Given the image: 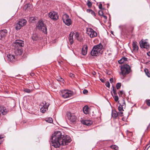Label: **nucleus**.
<instances>
[{
  "mask_svg": "<svg viewBox=\"0 0 150 150\" xmlns=\"http://www.w3.org/2000/svg\"><path fill=\"white\" fill-rule=\"evenodd\" d=\"M45 120L46 122L50 123H52L53 122L52 118L51 117L47 118Z\"/></svg>",
  "mask_w": 150,
  "mask_h": 150,
  "instance_id": "obj_29",
  "label": "nucleus"
},
{
  "mask_svg": "<svg viewBox=\"0 0 150 150\" xmlns=\"http://www.w3.org/2000/svg\"><path fill=\"white\" fill-rule=\"evenodd\" d=\"M51 140V144L56 148L59 147L61 145H67L71 140L70 137L67 135H62L60 131L54 132L52 134Z\"/></svg>",
  "mask_w": 150,
  "mask_h": 150,
  "instance_id": "obj_1",
  "label": "nucleus"
},
{
  "mask_svg": "<svg viewBox=\"0 0 150 150\" xmlns=\"http://www.w3.org/2000/svg\"><path fill=\"white\" fill-rule=\"evenodd\" d=\"M70 76L71 77H74V75L72 74H70Z\"/></svg>",
  "mask_w": 150,
  "mask_h": 150,
  "instance_id": "obj_51",
  "label": "nucleus"
},
{
  "mask_svg": "<svg viewBox=\"0 0 150 150\" xmlns=\"http://www.w3.org/2000/svg\"><path fill=\"white\" fill-rule=\"evenodd\" d=\"M112 116L114 118H116L118 115H119V112H117L115 111L112 113Z\"/></svg>",
  "mask_w": 150,
  "mask_h": 150,
  "instance_id": "obj_25",
  "label": "nucleus"
},
{
  "mask_svg": "<svg viewBox=\"0 0 150 150\" xmlns=\"http://www.w3.org/2000/svg\"><path fill=\"white\" fill-rule=\"evenodd\" d=\"M103 17H104V18L105 19H107V17L106 16H103Z\"/></svg>",
  "mask_w": 150,
  "mask_h": 150,
  "instance_id": "obj_54",
  "label": "nucleus"
},
{
  "mask_svg": "<svg viewBox=\"0 0 150 150\" xmlns=\"http://www.w3.org/2000/svg\"><path fill=\"white\" fill-rule=\"evenodd\" d=\"M32 39L33 40H37V39L38 38V37L37 35H33L32 37Z\"/></svg>",
  "mask_w": 150,
  "mask_h": 150,
  "instance_id": "obj_34",
  "label": "nucleus"
},
{
  "mask_svg": "<svg viewBox=\"0 0 150 150\" xmlns=\"http://www.w3.org/2000/svg\"><path fill=\"white\" fill-rule=\"evenodd\" d=\"M144 71L146 74V75H147V76L149 77H150V74L149 72V70L147 69H144Z\"/></svg>",
  "mask_w": 150,
  "mask_h": 150,
  "instance_id": "obj_28",
  "label": "nucleus"
},
{
  "mask_svg": "<svg viewBox=\"0 0 150 150\" xmlns=\"http://www.w3.org/2000/svg\"><path fill=\"white\" fill-rule=\"evenodd\" d=\"M90 13H91L92 15H94V16H95L94 12L92 10H91Z\"/></svg>",
  "mask_w": 150,
  "mask_h": 150,
  "instance_id": "obj_46",
  "label": "nucleus"
},
{
  "mask_svg": "<svg viewBox=\"0 0 150 150\" xmlns=\"http://www.w3.org/2000/svg\"><path fill=\"white\" fill-rule=\"evenodd\" d=\"M49 17L52 19L56 21L58 18V15L57 13L54 11L50 12L49 14Z\"/></svg>",
  "mask_w": 150,
  "mask_h": 150,
  "instance_id": "obj_10",
  "label": "nucleus"
},
{
  "mask_svg": "<svg viewBox=\"0 0 150 150\" xmlns=\"http://www.w3.org/2000/svg\"><path fill=\"white\" fill-rule=\"evenodd\" d=\"M62 96L64 98H67L72 96L73 94L72 91L68 90H63L61 91Z\"/></svg>",
  "mask_w": 150,
  "mask_h": 150,
  "instance_id": "obj_4",
  "label": "nucleus"
},
{
  "mask_svg": "<svg viewBox=\"0 0 150 150\" xmlns=\"http://www.w3.org/2000/svg\"><path fill=\"white\" fill-rule=\"evenodd\" d=\"M24 46L23 41L19 40H17L13 44L14 47L19 48Z\"/></svg>",
  "mask_w": 150,
  "mask_h": 150,
  "instance_id": "obj_8",
  "label": "nucleus"
},
{
  "mask_svg": "<svg viewBox=\"0 0 150 150\" xmlns=\"http://www.w3.org/2000/svg\"><path fill=\"white\" fill-rule=\"evenodd\" d=\"M91 10L90 9H87V11L88 13H90L91 12Z\"/></svg>",
  "mask_w": 150,
  "mask_h": 150,
  "instance_id": "obj_50",
  "label": "nucleus"
},
{
  "mask_svg": "<svg viewBox=\"0 0 150 150\" xmlns=\"http://www.w3.org/2000/svg\"><path fill=\"white\" fill-rule=\"evenodd\" d=\"M110 147L111 149H114L115 150H118V147L116 145H113L111 146Z\"/></svg>",
  "mask_w": 150,
  "mask_h": 150,
  "instance_id": "obj_30",
  "label": "nucleus"
},
{
  "mask_svg": "<svg viewBox=\"0 0 150 150\" xmlns=\"http://www.w3.org/2000/svg\"><path fill=\"white\" fill-rule=\"evenodd\" d=\"M74 34L75 38L77 40L79 41H81V39L79 37V33L78 32H76L75 33H74Z\"/></svg>",
  "mask_w": 150,
  "mask_h": 150,
  "instance_id": "obj_24",
  "label": "nucleus"
},
{
  "mask_svg": "<svg viewBox=\"0 0 150 150\" xmlns=\"http://www.w3.org/2000/svg\"><path fill=\"white\" fill-rule=\"evenodd\" d=\"M123 59V60H124V61H126L127 60V58L126 57H122Z\"/></svg>",
  "mask_w": 150,
  "mask_h": 150,
  "instance_id": "obj_49",
  "label": "nucleus"
},
{
  "mask_svg": "<svg viewBox=\"0 0 150 150\" xmlns=\"http://www.w3.org/2000/svg\"><path fill=\"white\" fill-rule=\"evenodd\" d=\"M147 105L149 106H150V100H148L146 102Z\"/></svg>",
  "mask_w": 150,
  "mask_h": 150,
  "instance_id": "obj_44",
  "label": "nucleus"
},
{
  "mask_svg": "<svg viewBox=\"0 0 150 150\" xmlns=\"http://www.w3.org/2000/svg\"><path fill=\"white\" fill-rule=\"evenodd\" d=\"M121 86V83H117L116 87L117 89H119Z\"/></svg>",
  "mask_w": 150,
  "mask_h": 150,
  "instance_id": "obj_35",
  "label": "nucleus"
},
{
  "mask_svg": "<svg viewBox=\"0 0 150 150\" xmlns=\"http://www.w3.org/2000/svg\"><path fill=\"white\" fill-rule=\"evenodd\" d=\"M123 58H122L120 60H119L118 61V63L120 64H121L122 63H123L124 62V60H123Z\"/></svg>",
  "mask_w": 150,
  "mask_h": 150,
  "instance_id": "obj_36",
  "label": "nucleus"
},
{
  "mask_svg": "<svg viewBox=\"0 0 150 150\" xmlns=\"http://www.w3.org/2000/svg\"><path fill=\"white\" fill-rule=\"evenodd\" d=\"M98 14L100 16H102L103 15V12L102 11H98Z\"/></svg>",
  "mask_w": 150,
  "mask_h": 150,
  "instance_id": "obj_39",
  "label": "nucleus"
},
{
  "mask_svg": "<svg viewBox=\"0 0 150 150\" xmlns=\"http://www.w3.org/2000/svg\"><path fill=\"white\" fill-rule=\"evenodd\" d=\"M83 93L86 94L88 93V91L86 89H84L83 91Z\"/></svg>",
  "mask_w": 150,
  "mask_h": 150,
  "instance_id": "obj_41",
  "label": "nucleus"
},
{
  "mask_svg": "<svg viewBox=\"0 0 150 150\" xmlns=\"http://www.w3.org/2000/svg\"><path fill=\"white\" fill-rule=\"evenodd\" d=\"M23 27L20 23L18 22V23L16 24V26L15 27V28L17 30H20Z\"/></svg>",
  "mask_w": 150,
  "mask_h": 150,
  "instance_id": "obj_26",
  "label": "nucleus"
},
{
  "mask_svg": "<svg viewBox=\"0 0 150 150\" xmlns=\"http://www.w3.org/2000/svg\"><path fill=\"white\" fill-rule=\"evenodd\" d=\"M102 7V5L101 3H100L99 5V8L100 9H101Z\"/></svg>",
  "mask_w": 150,
  "mask_h": 150,
  "instance_id": "obj_45",
  "label": "nucleus"
},
{
  "mask_svg": "<svg viewBox=\"0 0 150 150\" xmlns=\"http://www.w3.org/2000/svg\"><path fill=\"white\" fill-rule=\"evenodd\" d=\"M125 103L124 102L123 103L122 105H121L120 104V105L118 107V110L119 111V115L120 116H123V111H124L123 109V106H125Z\"/></svg>",
  "mask_w": 150,
  "mask_h": 150,
  "instance_id": "obj_14",
  "label": "nucleus"
},
{
  "mask_svg": "<svg viewBox=\"0 0 150 150\" xmlns=\"http://www.w3.org/2000/svg\"><path fill=\"white\" fill-rule=\"evenodd\" d=\"M18 22L23 27L26 24L27 21L25 19H22L20 20Z\"/></svg>",
  "mask_w": 150,
  "mask_h": 150,
  "instance_id": "obj_23",
  "label": "nucleus"
},
{
  "mask_svg": "<svg viewBox=\"0 0 150 150\" xmlns=\"http://www.w3.org/2000/svg\"><path fill=\"white\" fill-rule=\"evenodd\" d=\"M14 52L17 55H21L22 53V50L19 48L14 47Z\"/></svg>",
  "mask_w": 150,
  "mask_h": 150,
  "instance_id": "obj_15",
  "label": "nucleus"
},
{
  "mask_svg": "<svg viewBox=\"0 0 150 150\" xmlns=\"http://www.w3.org/2000/svg\"><path fill=\"white\" fill-rule=\"evenodd\" d=\"M82 123L88 126L91 125L92 124V122L90 120H84L82 121Z\"/></svg>",
  "mask_w": 150,
  "mask_h": 150,
  "instance_id": "obj_19",
  "label": "nucleus"
},
{
  "mask_svg": "<svg viewBox=\"0 0 150 150\" xmlns=\"http://www.w3.org/2000/svg\"><path fill=\"white\" fill-rule=\"evenodd\" d=\"M49 105L50 104L48 103H47L45 101L42 102L41 104V106H42V107L40 108L41 112L43 113L45 112Z\"/></svg>",
  "mask_w": 150,
  "mask_h": 150,
  "instance_id": "obj_9",
  "label": "nucleus"
},
{
  "mask_svg": "<svg viewBox=\"0 0 150 150\" xmlns=\"http://www.w3.org/2000/svg\"><path fill=\"white\" fill-rule=\"evenodd\" d=\"M74 33L73 32H71L69 35V40L71 45H72L73 43V36Z\"/></svg>",
  "mask_w": 150,
  "mask_h": 150,
  "instance_id": "obj_20",
  "label": "nucleus"
},
{
  "mask_svg": "<svg viewBox=\"0 0 150 150\" xmlns=\"http://www.w3.org/2000/svg\"><path fill=\"white\" fill-rule=\"evenodd\" d=\"M147 54L148 56H150V52H149L147 53Z\"/></svg>",
  "mask_w": 150,
  "mask_h": 150,
  "instance_id": "obj_53",
  "label": "nucleus"
},
{
  "mask_svg": "<svg viewBox=\"0 0 150 150\" xmlns=\"http://www.w3.org/2000/svg\"><path fill=\"white\" fill-rule=\"evenodd\" d=\"M112 91L113 92V93L115 94L116 93V90H115L114 88H113V89L112 90Z\"/></svg>",
  "mask_w": 150,
  "mask_h": 150,
  "instance_id": "obj_52",
  "label": "nucleus"
},
{
  "mask_svg": "<svg viewBox=\"0 0 150 150\" xmlns=\"http://www.w3.org/2000/svg\"><path fill=\"white\" fill-rule=\"evenodd\" d=\"M57 81H62L63 80V79H62V78L60 77V76L57 77Z\"/></svg>",
  "mask_w": 150,
  "mask_h": 150,
  "instance_id": "obj_37",
  "label": "nucleus"
},
{
  "mask_svg": "<svg viewBox=\"0 0 150 150\" xmlns=\"http://www.w3.org/2000/svg\"><path fill=\"white\" fill-rule=\"evenodd\" d=\"M35 20V17H32L30 18L29 20V21L31 22H33Z\"/></svg>",
  "mask_w": 150,
  "mask_h": 150,
  "instance_id": "obj_32",
  "label": "nucleus"
},
{
  "mask_svg": "<svg viewBox=\"0 0 150 150\" xmlns=\"http://www.w3.org/2000/svg\"><path fill=\"white\" fill-rule=\"evenodd\" d=\"M62 20L65 24L67 26H70L72 23V21L67 14H65L63 16Z\"/></svg>",
  "mask_w": 150,
  "mask_h": 150,
  "instance_id": "obj_5",
  "label": "nucleus"
},
{
  "mask_svg": "<svg viewBox=\"0 0 150 150\" xmlns=\"http://www.w3.org/2000/svg\"><path fill=\"white\" fill-rule=\"evenodd\" d=\"M37 28L40 30L42 31L44 33L47 34V29L45 25L41 21H39L37 24Z\"/></svg>",
  "mask_w": 150,
  "mask_h": 150,
  "instance_id": "obj_6",
  "label": "nucleus"
},
{
  "mask_svg": "<svg viewBox=\"0 0 150 150\" xmlns=\"http://www.w3.org/2000/svg\"><path fill=\"white\" fill-rule=\"evenodd\" d=\"M137 42L135 41H133L132 42V46L133 49V50L135 52L138 51L139 47L137 44Z\"/></svg>",
  "mask_w": 150,
  "mask_h": 150,
  "instance_id": "obj_22",
  "label": "nucleus"
},
{
  "mask_svg": "<svg viewBox=\"0 0 150 150\" xmlns=\"http://www.w3.org/2000/svg\"><path fill=\"white\" fill-rule=\"evenodd\" d=\"M7 57L8 61L11 62H15V56L13 54H9L7 55Z\"/></svg>",
  "mask_w": 150,
  "mask_h": 150,
  "instance_id": "obj_16",
  "label": "nucleus"
},
{
  "mask_svg": "<svg viewBox=\"0 0 150 150\" xmlns=\"http://www.w3.org/2000/svg\"><path fill=\"white\" fill-rule=\"evenodd\" d=\"M100 80L102 82H104L105 81V79H102L101 78L100 79Z\"/></svg>",
  "mask_w": 150,
  "mask_h": 150,
  "instance_id": "obj_47",
  "label": "nucleus"
},
{
  "mask_svg": "<svg viewBox=\"0 0 150 150\" xmlns=\"http://www.w3.org/2000/svg\"><path fill=\"white\" fill-rule=\"evenodd\" d=\"M88 107L85 106L83 108V111L84 113L86 114L88 113Z\"/></svg>",
  "mask_w": 150,
  "mask_h": 150,
  "instance_id": "obj_27",
  "label": "nucleus"
},
{
  "mask_svg": "<svg viewBox=\"0 0 150 150\" xmlns=\"http://www.w3.org/2000/svg\"><path fill=\"white\" fill-rule=\"evenodd\" d=\"M7 31L6 29L2 30L0 31V40L4 39L7 35Z\"/></svg>",
  "mask_w": 150,
  "mask_h": 150,
  "instance_id": "obj_13",
  "label": "nucleus"
},
{
  "mask_svg": "<svg viewBox=\"0 0 150 150\" xmlns=\"http://www.w3.org/2000/svg\"><path fill=\"white\" fill-rule=\"evenodd\" d=\"M32 8V5L30 3L25 4L23 7L24 9H25L26 11L27 10L29 11H31Z\"/></svg>",
  "mask_w": 150,
  "mask_h": 150,
  "instance_id": "obj_17",
  "label": "nucleus"
},
{
  "mask_svg": "<svg viewBox=\"0 0 150 150\" xmlns=\"http://www.w3.org/2000/svg\"><path fill=\"white\" fill-rule=\"evenodd\" d=\"M140 46L141 48L149 49V44L147 42L144 41L143 40H142L139 43Z\"/></svg>",
  "mask_w": 150,
  "mask_h": 150,
  "instance_id": "obj_12",
  "label": "nucleus"
},
{
  "mask_svg": "<svg viewBox=\"0 0 150 150\" xmlns=\"http://www.w3.org/2000/svg\"><path fill=\"white\" fill-rule=\"evenodd\" d=\"M113 79L112 78H110V81L111 83L113 82Z\"/></svg>",
  "mask_w": 150,
  "mask_h": 150,
  "instance_id": "obj_48",
  "label": "nucleus"
},
{
  "mask_svg": "<svg viewBox=\"0 0 150 150\" xmlns=\"http://www.w3.org/2000/svg\"><path fill=\"white\" fill-rule=\"evenodd\" d=\"M120 69L121 72L120 74H122L123 76H125L130 72V67L129 65L126 64L122 66Z\"/></svg>",
  "mask_w": 150,
  "mask_h": 150,
  "instance_id": "obj_3",
  "label": "nucleus"
},
{
  "mask_svg": "<svg viewBox=\"0 0 150 150\" xmlns=\"http://www.w3.org/2000/svg\"><path fill=\"white\" fill-rule=\"evenodd\" d=\"M88 47L86 45H84L82 50V53L83 55H86L87 52Z\"/></svg>",
  "mask_w": 150,
  "mask_h": 150,
  "instance_id": "obj_18",
  "label": "nucleus"
},
{
  "mask_svg": "<svg viewBox=\"0 0 150 150\" xmlns=\"http://www.w3.org/2000/svg\"><path fill=\"white\" fill-rule=\"evenodd\" d=\"M105 85L107 87H108L109 88V87L110 86V84L109 82L108 81H107L105 83Z\"/></svg>",
  "mask_w": 150,
  "mask_h": 150,
  "instance_id": "obj_38",
  "label": "nucleus"
},
{
  "mask_svg": "<svg viewBox=\"0 0 150 150\" xmlns=\"http://www.w3.org/2000/svg\"><path fill=\"white\" fill-rule=\"evenodd\" d=\"M7 113V110L5 108L2 106H0V115L1 114L3 115L6 114Z\"/></svg>",
  "mask_w": 150,
  "mask_h": 150,
  "instance_id": "obj_21",
  "label": "nucleus"
},
{
  "mask_svg": "<svg viewBox=\"0 0 150 150\" xmlns=\"http://www.w3.org/2000/svg\"><path fill=\"white\" fill-rule=\"evenodd\" d=\"M114 99L117 102L118 101V97L117 96H115L114 97Z\"/></svg>",
  "mask_w": 150,
  "mask_h": 150,
  "instance_id": "obj_40",
  "label": "nucleus"
},
{
  "mask_svg": "<svg viewBox=\"0 0 150 150\" xmlns=\"http://www.w3.org/2000/svg\"><path fill=\"white\" fill-rule=\"evenodd\" d=\"M67 116L69 120L72 122H75L76 119V116L74 113L68 112L67 113Z\"/></svg>",
  "mask_w": 150,
  "mask_h": 150,
  "instance_id": "obj_11",
  "label": "nucleus"
},
{
  "mask_svg": "<svg viewBox=\"0 0 150 150\" xmlns=\"http://www.w3.org/2000/svg\"><path fill=\"white\" fill-rule=\"evenodd\" d=\"M24 91L26 93H30L32 91V90H30L29 89L25 88L24 90Z\"/></svg>",
  "mask_w": 150,
  "mask_h": 150,
  "instance_id": "obj_31",
  "label": "nucleus"
},
{
  "mask_svg": "<svg viewBox=\"0 0 150 150\" xmlns=\"http://www.w3.org/2000/svg\"><path fill=\"white\" fill-rule=\"evenodd\" d=\"M103 48V46L100 43L94 46L91 51V55L93 56H98L101 53Z\"/></svg>",
  "mask_w": 150,
  "mask_h": 150,
  "instance_id": "obj_2",
  "label": "nucleus"
},
{
  "mask_svg": "<svg viewBox=\"0 0 150 150\" xmlns=\"http://www.w3.org/2000/svg\"><path fill=\"white\" fill-rule=\"evenodd\" d=\"M120 93L122 95L123 94V91H120Z\"/></svg>",
  "mask_w": 150,
  "mask_h": 150,
  "instance_id": "obj_55",
  "label": "nucleus"
},
{
  "mask_svg": "<svg viewBox=\"0 0 150 150\" xmlns=\"http://www.w3.org/2000/svg\"><path fill=\"white\" fill-rule=\"evenodd\" d=\"M86 33L92 38L96 37L97 35L96 32L90 28H87Z\"/></svg>",
  "mask_w": 150,
  "mask_h": 150,
  "instance_id": "obj_7",
  "label": "nucleus"
},
{
  "mask_svg": "<svg viewBox=\"0 0 150 150\" xmlns=\"http://www.w3.org/2000/svg\"><path fill=\"white\" fill-rule=\"evenodd\" d=\"M3 138V137L2 136L0 135V144L2 142V139Z\"/></svg>",
  "mask_w": 150,
  "mask_h": 150,
  "instance_id": "obj_43",
  "label": "nucleus"
},
{
  "mask_svg": "<svg viewBox=\"0 0 150 150\" xmlns=\"http://www.w3.org/2000/svg\"><path fill=\"white\" fill-rule=\"evenodd\" d=\"M150 127V123H149V125H148V126L147 127V128H149Z\"/></svg>",
  "mask_w": 150,
  "mask_h": 150,
  "instance_id": "obj_56",
  "label": "nucleus"
},
{
  "mask_svg": "<svg viewBox=\"0 0 150 150\" xmlns=\"http://www.w3.org/2000/svg\"><path fill=\"white\" fill-rule=\"evenodd\" d=\"M150 143L148 144L147 145H146L145 149H146V150H147L149 149V148L150 147Z\"/></svg>",
  "mask_w": 150,
  "mask_h": 150,
  "instance_id": "obj_42",
  "label": "nucleus"
},
{
  "mask_svg": "<svg viewBox=\"0 0 150 150\" xmlns=\"http://www.w3.org/2000/svg\"><path fill=\"white\" fill-rule=\"evenodd\" d=\"M87 4L88 7L89 8L91 7L92 5V4L91 2L88 0L87 1Z\"/></svg>",
  "mask_w": 150,
  "mask_h": 150,
  "instance_id": "obj_33",
  "label": "nucleus"
}]
</instances>
